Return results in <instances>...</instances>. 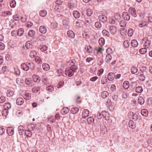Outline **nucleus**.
<instances>
[{"label":"nucleus","mask_w":152,"mask_h":152,"mask_svg":"<svg viewBox=\"0 0 152 152\" xmlns=\"http://www.w3.org/2000/svg\"><path fill=\"white\" fill-rule=\"evenodd\" d=\"M110 22L111 23L114 24L115 23L116 25L118 24V23L117 21H116L113 18H112L110 20Z\"/></svg>","instance_id":"338daca9"},{"label":"nucleus","mask_w":152,"mask_h":152,"mask_svg":"<svg viewBox=\"0 0 152 152\" xmlns=\"http://www.w3.org/2000/svg\"><path fill=\"white\" fill-rule=\"evenodd\" d=\"M111 58L112 57L110 55L107 54L105 58V61L107 62H109L111 60Z\"/></svg>","instance_id":"e433bc0d"},{"label":"nucleus","mask_w":152,"mask_h":152,"mask_svg":"<svg viewBox=\"0 0 152 152\" xmlns=\"http://www.w3.org/2000/svg\"><path fill=\"white\" fill-rule=\"evenodd\" d=\"M89 114V111L87 109L84 110L82 113V117L83 118H85L88 116Z\"/></svg>","instance_id":"9b49d317"},{"label":"nucleus","mask_w":152,"mask_h":152,"mask_svg":"<svg viewBox=\"0 0 152 152\" xmlns=\"http://www.w3.org/2000/svg\"><path fill=\"white\" fill-rule=\"evenodd\" d=\"M38 38L40 41H43L45 40V36L41 34L39 35Z\"/></svg>","instance_id":"bf43d9fd"},{"label":"nucleus","mask_w":152,"mask_h":152,"mask_svg":"<svg viewBox=\"0 0 152 152\" xmlns=\"http://www.w3.org/2000/svg\"><path fill=\"white\" fill-rule=\"evenodd\" d=\"M118 24L120 26L122 27H124L126 26V23L125 21L124 20H121L118 22Z\"/></svg>","instance_id":"a211bd4d"},{"label":"nucleus","mask_w":152,"mask_h":152,"mask_svg":"<svg viewBox=\"0 0 152 152\" xmlns=\"http://www.w3.org/2000/svg\"><path fill=\"white\" fill-rule=\"evenodd\" d=\"M27 128L28 129L33 131L35 128V126L33 124H29L27 126Z\"/></svg>","instance_id":"473e14b6"},{"label":"nucleus","mask_w":152,"mask_h":152,"mask_svg":"<svg viewBox=\"0 0 152 152\" xmlns=\"http://www.w3.org/2000/svg\"><path fill=\"white\" fill-rule=\"evenodd\" d=\"M35 33V31L33 30H31L28 32V35L30 37H33Z\"/></svg>","instance_id":"a19ab883"},{"label":"nucleus","mask_w":152,"mask_h":152,"mask_svg":"<svg viewBox=\"0 0 152 152\" xmlns=\"http://www.w3.org/2000/svg\"><path fill=\"white\" fill-rule=\"evenodd\" d=\"M42 67L44 70L46 71L49 70L50 69L49 65L45 63L43 64Z\"/></svg>","instance_id":"2eb2a0df"},{"label":"nucleus","mask_w":152,"mask_h":152,"mask_svg":"<svg viewBox=\"0 0 152 152\" xmlns=\"http://www.w3.org/2000/svg\"><path fill=\"white\" fill-rule=\"evenodd\" d=\"M78 108L76 107H74L72 108L71 110V112L73 114L77 113L79 111Z\"/></svg>","instance_id":"cd10ccee"},{"label":"nucleus","mask_w":152,"mask_h":152,"mask_svg":"<svg viewBox=\"0 0 152 152\" xmlns=\"http://www.w3.org/2000/svg\"><path fill=\"white\" fill-rule=\"evenodd\" d=\"M25 134L27 137H30L32 135V132L29 130H26L25 131Z\"/></svg>","instance_id":"7c9ffc66"},{"label":"nucleus","mask_w":152,"mask_h":152,"mask_svg":"<svg viewBox=\"0 0 152 152\" xmlns=\"http://www.w3.org/2000/svg\"><path fill=\"white\" fill-rule=\"evenodd\" d=\"M99 20L103 22H106L107 19V17L103 15H100L98 17Z\"/></svg>","instance_id":"39448f33"},{"label":"nucleus","mask_w":152,"mask_h":152,"mask_svg":"<svg viewBox=\"0 0 152 152\" xmlns=\"http://www.w3.org/2000/svg\"><path fill=\"white\" fill-rule=\"evenodd\" d=\"M131 71L132 73L133 74H135L138 71L137 68L134 66H133L131 69Z\"/></svg>","instance_id":"c85d7f7f"},{"label":"nucleus","mask_w":152,"mask_h":152,"mask_svg":"<svg viewBox=\"0 0 152 152\" xmlns=\"http://www.w3.org/2000/svg\"><path fill=\"white\" fill-rule=\"evenodd\" d=\"M147 25V23L145 21L143 20L140 22L139 26L140 27L142 28Z\"/></svg>","instance_id":"72a5a7b5"},{"label":"nucleus","mask_w":152,"mask_h":152,"mask_svg":"<svg viewBox=\"0 0 152 152\" xmlns=\"http://www.w3.org/2000/svg\"><path fill=\"white\" fill-rule=\"evenodd\" d=\"M32 78L34 81L35 82H39L40 80V78L38 76L34 75L32 76Z\"/></svg>","instance_id":"f3484780"},{"label":"nucleus","mask_w":152,"mask_h":152,"mask_svg":"<svg viewBox=\"0 0 152 152\" xmlns=\"http://www.w3.org/2000/svg\"><path fill=\"white\" fill-rule=\"evenodd\" d=\"M8 134L10 136L14 134V130L12 127H8L7 130Z\"/></svg>","instance_id":"0eeeda50"},{"label":"nucleus","mask_w":152,"mask_h":152,"mask_svg":"<svg viewBox=\"0 0 152 152\" xmlns=\"http://www.w3.org/2000/svg\"><path fill=\"white\" fill-rule=\"evenodd\" d=\"M109 95L108 92L104 91L102 92L101 94V96L103 99L106 98Z\"/></svg>","instance_id":"b1692460"},{"label":"nucleus","mask_w":152,"mask_h":152,"mask_svg":"<svg viewBox=\"0 0 152 152\" xmlns=\"http://www.w3.org/2000/svg\"><path fill=\"white\" fill-rule=\"evenodd\" d=\"M6 100L5 97L4 96H1L0 97V103H2L4 102Z\"/></svg>","instance_id":"69168bd1"},{"label":"nucleus","mask_w":152,"mask_h":152,"mask_svg":"<svg viewBox=\"0 0 152 152\" xmlns=\"http://www.w3.org/2000/svg\"><path fill=\"white\" fill-rule=\"evenodd\" d=\"M35 60L37 63L42 64V61L41 59L38 56L35 57Z\"/></svg>","instance_id":"4d7b16f0"},{"label":"nucleus","mask_w":152,"mask_h":152,"mask_svg":"<svg viewBox=\"0 0 152 152\" xmlns=\"http://www.w3.org/2000/svg\"><path fill=\"white\" fill-rule=\"evenodd\" d=\"M24 32V30L23 28H20L18 29L17 32V34L19 36H21L23 35Z\"/></svg>","instance_id":"412c9836"},{"label":"nucleus","mask_w":152,"mask_h":152,"mask_svg":"<svg viewBox=\"0 0 152 152\" xmlns=\"http://www.w3.org/2000/svg\"><path fill=\"white\" fill-rule=\"evenodd\" d=\"M30 42L29 41H28L26 44L25 47L27 49L30 48L31 46Z\"/></svg>","instance_id":"0e129e2a"},{"label":"nucleus","mask_w":152,"mask_h":152,"mask_svg":"<svg viewBox=\"0 0 152 152\" xmlns=\"http://www.w3.org/2000/svg\"><path fill=\"white\" fill-rule=\"evenodd\" d=\"M21 68L24 70L28 71L30 68V66L25 63H23L21 65Z\"/></svg>","instance_id":"9d476101"},{"label":"nucleus","mask_w":152,"mask_h":152,"mask_svg":"<svg viewBox=\"0 0 152 152\" xmlns=\"http://www.w3.org/2000/svg\"><path fill=\"white\" fill-rule=\"evenodd\" d=\"M40 89V87L38 86L37 87L34 86L32 88V91L34 93H37L38 92Z\"/></svg>","instance_id":"f704fd0d"},{"label":"nucleus","mask_w":152,"mask_h":152,"mask_svg":"<svg viewBox=\"0 0 152 152\" xmlns=\"http://www.w3.org/2000/svg\"><path fill=\"white\" fill-rule=\"evenodd\" d=\"M94 119L92 117H90L87 119V122L89 124H91L94 122Z\"/></svg>","instance_id":"58836bf2"},{"label":"nucleus","mask_w":152,"mask_h":152,"mask_svg":"<svg viewBox=\"0 0 152 152\" xmlns=\"http://www.w3.org/2000/svg\"><path fill=\"white\" fill-rule=\"evenodd\" d=\"M129 83L128 81L124 82L123 84V86L125 89H127L129 87Z\"/></svg>","instance_id":"bb28decb"},{"label":"nucleus","mask_w":152,"mask_h":152,"mask_svg":"<svg viewBox=\"0 0 152 152\" xmlns=\"http://www.w3.org/2000/svg\"><path fill=\"white\" fill-rule=\"evenodd\" d=\"M2 114L4 116H7L8 114V110L4 108L2 110Z\"/></svg>","instance_id":"ea45409f"},{"label":"nucleus","mask_w":152,"mask_h":152,"mask_svg":"<svg viewBox=\"0 0 152 152\" xmlns=\"http://www.w3.org/2000/svg\"><path fill=\"white\" fill-rule=\"evenodd\" d=\"M109 30L112 34H115L116 32V28L114 26H110L109 28Z\"/></svg>","instance_id":"1a4fd4ad"},{"label":"nucleus","mask_w":152,"mask_h":152,"mask_svg":"<svg viewBox=\"0 0 152 152\" xmlns=\"http://www.w3.org/2000/svg\"><path fill=\"white\" fill-rule=\"evenodd\" d=\"M141 113L143 116H147L148 115V112L146 109H143L141 110Z\"/></svg>","instance_id":"c756f323"},{"label":"nucleus","mask_w":152,"mask_h":152,"mask_svg":"<svg viewBox=\"0 0 152 152\" xmlns=\"http://www.w3.org/2000/svg\"><path fill=\"white\" fill-rule=\"evenodd\" d=\"M138 102L141 105L143 104L144 103V100L142 96H140L138 98Z\"/></svg>","instance_id":"4c0bfd02"},{"label":"nucleus","mask_w":152,"mask_h":152,"mask_svg":"<svg viewBox=\"0 0 152 152\" xmlns=\"http://www.w3.org/2000/svg\"><path fill=\"white\" fill-rule=\"evenodd\" d=\"M135 91L137 92L140 93L142 91V88L141 86H138L136 88Z\"/></svg>","instance_id":"49530a36"},{"label":"nucleus","mask_w":152,"mask_h":152,"mask_svg":"<svg viewBox=\"0 0 152 152\" xmlns=\"http://www.w3.org/2000/svg\"><path fill=\"white\" fill-rule=\"evenodd\" d=\"M73 15L76 18H78L80 16V13L77 11H74L73 12Z\"/></svg>","instance_id":"a878e982"},{"label":"nucleus","mask_w":152,"mask_h":152,"mask_svg":"<svg viewBox=\"0 0 152 152\" xmlns=\"http://www.w3.org/2000/svg\"><path fill=\"white\" fill-rule=\"evenodd\" d=\"M137 86V83L135 82H132L130 85V86L132 88H134Z\"/></svg>","instance_id":"052dcab7"},{"label":"nucleus","mask_w":152,"mask_h":152,"mask_svg":"<svg viewBox=\"0 0 152 152\" xmlns=\"http://www.w3.org/2000/svg\"><path fill=\"white\" fill-rule=\"evenodd\" d=\"M95 26L96 28H99L101 27L102 25L100 22L97 21L95 23Z\"/></svg>","instance_id":"09e8293b"},{"label":"nucleus","mask_w":152,"mask_h":152,"mask_svg":"<svg viewBox=\"0 0 152 152\" xmlns=\"http://www.w3.org/2000/svg\"><path fill=\"white\" fill-rule=\"evenodd\" d=\"M129 13L133 17H135L137 16L136 10L135 8H130L129 10Z\"/></svg>","instance_id":"7ed1b4c3"},{"label":"nucleus","mask_w":152,"mask_h":152,"mask_svg":"<svg viewBox=\"0 0 152 152\" xmlns=\"http://www.w3.org/2000/svg\"><path fill=\"white\" fill-rule=\"evenodd\" d=\"M11 104L9 102L5 103L4 105V108L8 110L11 108Z\"/></svg>","instance_id":"393cba45"},{"label":"nucleus","mask_w":152,"mask_h":152,"mask_svg":"<svg viewBox=\"0 0 152 152\" xmlns=\"http://www.w3.org/2000/svg\"><path fill=\"white\" fill-rule=\"evenodd\" d=\"M76 61L75 60H70L66 64L69 67L66 68L65 74L69 77H72L75 72H77L78 69L77 66L75 64Z\"/></svg>","instance_id":"f257e3e1"},{"label":"nucleus","mask_w":152,"mask_h":152,"mask_svg":"<svg viewBox=\"0 0 152 152\" xmlns=\"http://www.w3.org/2000/svg\"><path fill=\"white\" fill-rule=\"evenodd\" d=\"M53 87L51 85L46 87V89L50 92H52L53 90Z\"/></svg>","instance_id":"6e6d98bb"},{"label":"nucleus","mask_w":152,"mask_h":152,"mask_svg":"<svg viewBox=\"0 0 152 152\" xmlns=\"http://www.w3.org/2000/svg\"><path fill=\"white\" fill-rule=\"evenodd\" d=\"M25 83L26 84L28 85H30L32 84V81L31 78H27L25 79Z\"/></svg>","instance_id":"5701e85b"},{"label":"nucleus","mask_w":152,"mask_h":152,"mask_svg":"<svg viewBox=\"0 0 152 152\" xmlns=\"http://www.w3.org/2000/svg\"><path fill=\"white\" fill-rule=\"evenodd\" d=\"M106 113L105 111H103L101 113H97L96 115V117L98 119H101L102 117L104 118L106 120H107L108 119V117H106L105 115H106Z\"/></svg>","instance_id":"f03ea898"},{"label":"nucleus","mask_w":152,"mask_h":152,"mask_svg":"<svg viewBox=\"0 0 152 152\" xmlns=\"http://www.w3.org/2000/svg\"><path fill=\"white\" fill-rule=\"evenodd\" d=\"M106 52L107 54L111 55V54L112 53V50L110 48H108L106 50Z\"/></svg>","instance_id":"680f3d73"},{"label":"nucleus","mask_w":152,"mask_h":152,"mask_svg":"<svg viewBox=\"0 0 152 152\" xmlns=\"http://www.w3.org/2000/svg\"><path fill=\"white\" fill-rule=\"evenodd\" d=\"M120 33L121 35L124 36L126 33V30L124 28H122L120 30Z\"/></svg>","instance_id":"3c124183"},{"label":"nucleus","mask_w":152,"mask_h":152,"mask_svg":"<svg viewBox=\"0 0 152 152\" xmlns=\"http://www.w3.org/2000/svg\"><path fill=\"white\" fill-rule=\"evenodd\" d=\"M69 110L67 107L64 108L62 109L61 113L62 114L64 115L68 113Z\"/></svg>","instance_id":"aec40b11"},{"label":"nucleus","mask_w":152,"mask_h":152,"mask_svg":"<svg viewBox=\"0 0 152 152\" xmlns=\"http://www.w3.org/2000/svg\"><path fill=\"white\" fill-rule=\"evenodd\" d=\"M31 97V94L28 93H25L23 96V98L26 100H29Z\"/></svg>","instance_id":"f8f14e48"},{"label":"nucleus","mask_w":152,"mask_h":152,"mask_svg":"<svg viewBox=\"0 0 152 152\" xmlns=\"http://www.w3.org/2000/svg\"><path fill=\"white\" fill-rule=\"evenodd\" d=\"M64 83V81L63 80H62L61 82H60L58 83V85L57 86L58 88H61L63 85Z\"/></svg>","instance_id":"774afa93"},{"label":"nucleus","mask_w":152,"mask_h":152,"mask_svg":"<svg viewBox=\"0 0 152 152\" xmlns=\"http://www.w3.org/2000/svg\"><path fill=\"white\" fill-rule=\"evenodd\" d=\"M47 12L45 10H41L39 12V15L40 16L42 17H44L47 14Z\"/></svg>","instance_id":"79ce46f5"},{"label":"nucleus","mask_w":152,"mask_h":152,"mask_svg":"<svg viewBox=\"0 0 152 152\" xmlns=\"http://www.w3.org/2000/svg\"><path fill=\"white\" fill-rule=\"evenodd\" d=\"M107 82V80L106 76H103L101 80V82L102 84H104Z\"/></svg>","instance_id":"c03bdc74"},{"label":"nucleus","mask_w":152,"mask_h":152,"mask_svg":"<svg viewBox=\"0 0 152 152\" xmlns=\"http://www.w3.org/2000/svg\"><path fill=\"white\" fill-rule=\"evenodd\" d=\"M133 30L131 28L129 29L128 31V35L129 37H132L133 34Z\"/></svg>","instance_id":"a18cd8bd"},{"label":"nucleus","mask_w":152,"mask_h":152,"mask_svg":"<svg viewBox=\"0 0 152 152\" xmlns=\"http://www.w3.org/2000/svg\"><path fill=\"white\" fill-rule=\"evenodd\" d=\"M115 75L113 72L109 73L107 75V79L110 81H113L115 77Z\"/></svg>","instance_id":"6e6552de"},{"label":"nucleus","mask_w":152,"mask_h":152,"mask_svg":"<svg viewBox=\"0 0 152 152\" xmlns=\"http://www.w3.org/2000/svg\"><path fill=\"white\" fill-rule=\"evenodd\" d=\"M67 35L68 36L71 38L74 37L75 34L74 33L71 31H69L67 32Z\"/></svg>","instance_id":"6ab92c4d"},{"label":"nucleus","mask_w":152,"mask_h":152,"mask_svg":"<svg viewBox=\"0 0 152 152\" xmlns=\"http://www.w3.org/2000/svg\"><path fill=\"white\" fill-rule=\"evenodd\" d=\"M19 133L20 135H22L23 134L24 131V127L22 126H20L18 128Z\"/></svg>","instance_id":"dca6fc26"},{"label":"nucleus","mask_w":152,"mask_h":152,"mask_svg":"<svg viewBox=\"0 0 152 152\" xmlns=\"http://www.w3.org/2000/svg\"><path fill=\"white\" fill-rule=\"evenodd\" d=\"M147 52L146 48H142L139 50V52L141 54H144Z\"/></svg>","instance_id":"8fccbe9b"},{"label":"nucleus","mask_w":152,"mask_h":152,"mask_svg":"<svg viewBox=\"0 0 152 152\" xmlns=\"http://www.w3.org/2000/svg\"><path fill=\"white\" fill-rule=\"evenodd\" d=\"M39 48L42 52L46 51L48 48V47L45 45H41L39 46Z\"/></svg>","instance_id":"4468645a"},{"label":"nucleus","mask_w":152,"mask_h":152,"mask_svg":"<svg viewBox=\"0 0 152 152\" xmlns=\"http://www.w3.org/2000/svg\"><path fill=\"white\" fill-rule=\"evenodd\" d=\"M138 74H139V79L141 81H144L145 79V77L143 74L139 73Z\"/></svg>","instance_id":"c9c22d12"},{"label":"nucleus","mask_w":152,"mask_h":152,"mask_svg":"<svg viewBox=\"0 0 152 152\" xmlns=\"http://www.w3.org/2000/svg\"><path fill=\"white\" fill-rule=\"evenodd\" d=\"M14 94L13 91L11 90H9L7 91V96L10 97L13 96Z\"/></svg>","instance_id":"2f4dec72"},{"label":"nucleus","mask_w":152,"mask_h":152,"mask_svg":"<svg viewBox=\"0 0 152 152\" xmlns=\"http://www.w3.org/2000/svg\"><path fill=\"white\" fill-rule=\"evenodd\" d=\"M122 16L123 18L126 20H129L130 19V15L126 12H123L122 14Z\"/></svg>","instance_id":"20e7f679"},{"label":"nucleus","mask_w":152,"mask_h":152,"mask_svg":"<svg viewBox=\"0 0 152 152\" xmlns=\"http://www.w3.org/2000/svg\"><path fill=\"white\" fill-rule=\"evenodd\" d=\"M36 52L34 50H32L31 51L29 54V56L31 58L35 57L36 55Z\"/></svg>","instance_id":"37998d69"},{"label":"nucleus","mask_w":152,"mask_h":152,"mask_svg":"<svg viewBox=\"0 0 152 152\" xmlns=\"http://www.w3.org/2000/svg\"><path fill=\"white\" fill-rule=\"evenodd\" d=\"M39 31L42 34H45L46 32L47 29L44 26H40L39 28Z\"/></svg>","instance_id":"ddd939ff"},{"label":"nucleus","mask_w":152,"mask_h":152,"mask_svg":"<svg viewBox=\"0 0 152 152\" xmlns=\"http://www.w3.org/2000/svg\"><path fill=\"white\" fill-rule=\"evenodd\" d=\"M102 33L104 35L108 36L109 35V33L108 31L105 29H104L102 31Z\"/></svg>","instance_id":"e2e57ef3"},{"label":"nucleus","mask_w":152,"mask_h":152,"mask_svg":"<svg viewBox=\"0 0 152 152\" xmlns=\"http://www.w3.org/2000/svg\"><path fill=\"white\" fill-rule=\"evenodd\" d=\"M16 104L18 105H21L24 103V100L21 97L18 98L16 100Z\"/></svg>","instance_id":"423d86ee"},{"label":"nucleus","mask_w":152,"mask_h":152,"mask_svg":"<svg viewBox=\"0 0 152 152\" xmlns=\"http://www.w3.org/2000/svg\"><path fill=\"white\" fill-rule=\"evenodd\" d=\"M132 46L134 48L137 47L138 45V43L135 39L132 40L131 42Z\"/></svg>","instance_id":"4be33fe9"},{"label":"nucleus","mask_w":152,"mask_h":152,"mask_svg":"<svg viewBox=\"0 0 152 152\" xmlns=\"http://www.w3.org/2000/svg\"><path fill=\"white\" fill-rule=\"evenodd\" d=\"M123 45L126 48H127L129 45V42L128 41H125L124 42Z\"/></svg>","instance_id":"13d9d810"},{"label":"nucleus","mask_w":152,"mask_h":152,"mask_svg":"<svg viewBox=\"0 0 152 152\" xmlns=\"http://www.w3.org/2000/svg\"><path fill=\"white\" fill-rule=\"evenodd\" d=\"M99 42L100 45H103L104 44L105 42L104 39L102 37L100 38L99 40Z\"/></svg>","instance_id":"de8ad7c7"},{"label":"nucleus","mask_w":152,"mask_h":152,"mask_svg":"<svg viewBox=\"0 0 152 152\" xmlns=\"http://www.w3.org/2000/svg\"><path fill=\"white\" fill-rule=\"evenodd\" d=\"M10 5L11 7H14L16 5V2L15 0H12L10 3Z\"/></svg>","instance_id":"603ef678"},{"label":"nucleus","mask_w":152,"mask_h":152,"mask_svg":"<svg viewBox=\"0 0 152 152\" xmlns=\"http://www.w3.org/2000/svg\"><path fill=\"white\" fill-rule=\"evenodd\" d=\"M150 43L151 42L148 40H147L145 42L143 45L144 47H146L148 48L150 44Z\"/></svg>","instance_id":"5fc2aeb1"},{"label":"nucleus","mask_w":152,"mask_h":152,"mask_svg":"<svg viewBox=\"0 0 152 152\" xmlns=\"http://www.w3.org/2000/svg\"><path fill=\"white\" fill-rule=\"evenodd\" d=\"M129 125L130 127H131L132 128H134L135 127L134 123L132 121H129Z\"/></svg>","instance_id":"864d4df0"}]
</instances>
